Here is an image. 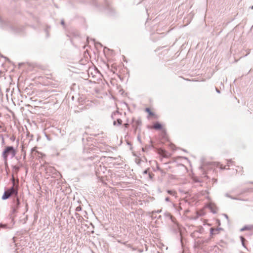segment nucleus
<instances>
[{"mask_svg":"<svg viewBox=\"0 0 253 253\" xmlns=\"http://www.w3.org/2000/svg\"><path fill=\"white\" fill-rule=\"evenodd\" d=\"M13 185L10 188L7 189L4 192L2 196V199L3 200L8 199L11 196H13V199L16 198L18 196V187L15 185V179L13 176L12 178Z\"/></svg>","mask_w":253,"mask_h":253,"instance_id":"f257e3e1","label":"nucleus"},{"mask_svg":"<svg viewBox=\"0 0 253 253\" xmlns=\"http://www.w3.org/2000/svg\"><path fill=\"white\" fill-rule=\"evenodd\" d=\"M16 154V150L13 146H5L2 153L4 163L7 165L8 158H13Z\"/></svg>","mask_w":253,"mask_h":253,"instance_id":"f03ea898","label":"nucleus"},{"mask_svg":"<svg viewBox=\"0 0 253 253\" xmlns=\"http://www.w3.org/2000/svg\"><path fill=\"white\" fill-rule=\"evenodd\" d=\"M20 206V201L18 196L16 198H14L13 199L12 205L11 206V211L10 212L11 217L12 219H13L15 216L16 214L18 212V210Z\"/></svg>","mask_w":253,"mask_h":253,"instance_id":"7ed1b4c3","label":"nucleus"},{"mask_svg":"<svg viewBox=\"0 0 253 253\" xmlns=\"http://www.w3.org/2000/svg\"><path fill=\"white\" fill-rule=\"evenodd\" d=\"M45 171L46 174L49 176H53L54 175H56V174L58 173V171L54 168L50 166L46 167L45 168Z\"/></svg>","mask_w":253,"mask_h":253,"instance_id":"20e7f679","label":"nucleus"},{"mask_svg":"<svg viewBox=\"0 0 253 253\" xmlns=\"http://www.w3.org/2000/svg\"><path fill=\"white\" fill-rule=\"evenodd\" d=\"M12 32L15 33H20L23 32L24 27L22 26H14L10 27Z\"/></svg>","mask_w":253,"mask_h":253,"instance_id":"39448f33","label":"nucleus"},{"mask_svg":"<svg viewBox=\"0 0 253 253\" xmlns=\"http://www.w3.org/2000/svg\"><path fill=\"white\" fill-rule=\"evenodd\" d=\"M253 230V225H246L241 229V231H244L245 230L251 231Z\"/></svg>","mask_w":253,"mask_h":253,"instance_id":"423d86ee","label":"nucleus"},{"mask_svg":"<svg viewBox=\"0 0 253 253\" xmlns=\"http://www.w3.org/2000/svg\"><path fill=\"white\" fill-rule=\"evenodd\" d=\"M221 228H217V229H214L213 228H210V234H211V236L213 235V234H215L216 233H217L218 232V231L219 230H220Z\"/></svg>","mask_w":253,"mask_h":253,"instance_id":"0eeeda50","label":"nucleus"},{"mask_svg":"<svg viewBox=\"0 0 253 253\" xmlns=\"http://www.w3.org/2000/svg\"><path fill=\"white\" fill-rule=\"evenodd\" d=\"M153 128L155 129L159 130L162 128V126L161 124L157 122L154 125Z\"/></svg>","mask_w":253,"mask_h":253,"instance_id":"6e6552de","label":"nucleus"},{"mask_svg":"<svg viewBox=\"0 0 253 253\" xmlns=\"http://www.w3.org/2000/svg\"><path fill=\"white\" fill-rule=\"evenodd\" d=\"M240 239H241V241L242 242V244L243 245V246H244V247H245V241L246 240L245 238L243 237V236H240Z\"/></svg>","mask_w":253,"mask_h":253,"instance_id":"1a4fd4ad","label":"nucleus"},{"mask_svg":"<svg viewBox=\"0 0 253 253\" xmlns=\"http://www.w3.org/2000/svg\"><path fill=\"white\" fill-rule=\"evenodd\" d=\"M168 193L172 196H175L176 192L173 190H168Z\"/></svg>","mask_w":253,"mask_h":253,"instance_id":"9d476101","label":"nucleus"},{"mask_svg":"<svg viewBox=\"0 0 253 253\" xmlns=\"http://www.w3.org/2000/svg\"><path fill=\"white\" fill-rule=\"evenodd\" d=\"M7 228V224H2V223H0V228H4V229H6Z\"/></svg>","mask_w":253,"mask_h":253,"instance_id":"9b49d317","label":"nucleus"},{"mask_svg":"<svg viewBox=\"0 0 253 253\" xmlns=\"http://www.w3.org/2000/svg\"><path fill=\"white\" fill-rule=\"evenodd\" d=\"M28 219L27 215H26V217L24 218L23 219L20 220V221L22 222L23 224L26 223L27 220Z\"/></svg>","mask_w":253,"mask_h":253,"instance_id":"f8f14e48","label":"nucleus"},{"mask_svg":"<svg viewBox=\"0 0 253 253\" xmlns=\"http://www.w3.org/2000/svg\"><path fill=\"white\" fill-rule=\"evenodd\" d=\"M12 168H13V169L16 172H18L19 169V168L16 166H13L12 167Z\"/></svg>","mask_w":253,"mask_h":253,"instance_id":"ddd939ff","label":"nucleus"},{"mask_svg":"<svg viewBox=\"0 0 253 253\" xmlns=\"http://www.w3.org/2000/svg\"><path fill=\"white\" fill-rule=\"evenodd\" d=\"M146 111L150 115H151V116H153L154 115V114L151 112V111L150 110V109L148 108H147L146 109Z\"/></svg>","mask_w":253,"mask_h":253,"instance_id":"4468645a","label":"nucleus"},{"mask_svg":"<svg viewBox=\"0 0 253 253\" xmlns=\"http://www.w3.org/2000/svg\"><path fill=\"white\" fill-rule=\"evenodd\" d=\"M117 123V126H120L122 124V121L121 119H118L116 121Z\"/></svg>","mask_w":253,"mask_h":253,"instance_id":"2eb2a0df","label":"nucleus"},{"mask_svg":"<svg viewBox=\"0 0 253 253\" xmlns=\"http://www.w3.org/2000/svg\"><path fill=\"white\" fill-rule=\"evenodd\" d=\"M82 210V208L81 206H78L76 208V211H80Z\"/></svg>","mask_w":253,"mask_h":253,"instance_id":"dca6fc26","label":"nucleus"},{"mask_svg":"<svg viewBox=\"0 0 253 253\" xmlns=\"http://www.w3.org/2000/svg\"><path fill=\"white\" fill-rule=\"evenodd\" d=\"M160 172L163 176L165 175L166 173V171L162 169H161Z\"/></svg>","mask_w":253,"mask_h":253,"instance_id":"f3484780","label":"nucleus"},{"mask_svg":"<svg viewBox=\"0 0 253 253\" xmlns=\"http://www.w3.org/2000/svg\"><path fill=\"white\" fill-rule=\"evenodd\" d=\"M233 163V162L231 160H228L227 161L228 166H229V164H232Z\"/></svg>","mask_w":253,"mask_h":253,"instance_id":"a211bd4d","label":"nucleus"},{"mask_svg":"<svg viewBox=\"0 0 253 253\" xmlns=\"http://www.w3.org/2000/svg\"><path fill=\"white\" fill-rule=\"evenodd\" d=\"M154 174L152 173H149V176L150 177V179H152V177L153 176Z\"/></svg>","mask_w":253,"mask_h":253,"instance_id":"6ab92c4d","label":"nucleus"},{"mask_svg":"<svg viewBox=\"0 0 253 253\" xmlns=\"http://www.w3.org/2000/svg\"><path fill=\"white\" fill-rule=\"evenodd\" d=\"M96 172L97 174H100V171L99 170V169H96Z\"/></svg>","mask_w":253,"mask_h":253,"instance_id":"aec40b11","label":"nucleus"},{"mask_svg":"<svg viewBox=\"0 0 253 253\" xmlns=\"http://www.w3.org/2000/svg\"><path fill=\"white\" fill-rule=\"evenodd\" d=\"M210 208L211 209V211H212L213 213H216V211H215V210H214L213 209H212V208H211V207H210Z\"/></svg>","mask_w":253,"mask_h":253,"instance_id":"412c9836","label":"nucleus"},{"mask_svg":"<svg viewBox=\"0 0 253 253\" xmlns=\"http://www.w3.org/2000/svg\"><path fill=\"white\" fill-rule=\"evenodd\" d=\"M226 196L228 197H229L231 199H236V198H232L231 196H230V195H228V194H226Z\"/></svg>","mask_w":253,"mask_h":253,"instance_id":"4be33fe9","label":"nucleus"},{"mask_svg":"<svg viewBox=\"0 0 253 253\" xmlns=\"http://www.w3.org/2000/svg\"><path fill=\"white\" fill-rule=\"evenodd\" d=\"M165 201H167V202H169V197H166L165 198Z\"/></svg>","mask_w":253,"mask_h":253,"instance_id":"5701e85b","label":"nucleus"},{"mask_svg":"<svg viewBox=\"0 0 253 253\" xmlns=\"http://www.w3.org/2000/svg\"><path fill=\"white\" fill-rule=\"evenodd\" d=\"M157 169L158 170H159L160 171H161V169H161L158 166H157Z\"/></svg>","mask_w":253,"mask_h":253,"instance_id":"b1692460","label":"nucleus"},{"mask_svg":"<svg viewBox=\"0 0 253 253\" xmlns=\"http://www.w3.org/2000/svg\"><path fill=\"white\" fill-rule=\"evenodd\" d=\"M113 125L114 126H117V123L116 122V121H114V122H113Z\"/></svg>","mask_w":253,"mask_h":253,"instance_id":"393cba45","label":"nucleus"},{"mask_svg":"<svg viewBox=\"0 0 253 253\" xmlns=\"http://www.w3.org/2000/svg\"><path fill=\"white\" fill-rule=\"evenodd\" d=\"M36 150V148L34 147V148H33L32 149H31V152L33 153L34 151H35Z\"/></svg>","mask_w":253,"mask_h":253,"instance_id":"a878e982","label":"nucleus"},{"mask_svg":"<svg viewBox=\"0 0 253 253\" xmlns=\"http://www.w3.org/2000/svg\"><path fill=\"white\" fill-rule=\"evenodd\" d=\"M61 24L62 25H64L65 24V23H64V21L63 20H62L61 22Z\"/></svg>","mask_w":253,"mask_h":253,"instance_id":"bb28decb","label":"nucleus"},{"mask_svg":"<svg viewBox=\"0 0 253 253\" xmlns=\"http://www.w3.org/2000/svg\"><path fill=\"white\" fill-rule=\"evenodd\" d=\"M137 139H138V140L140 142H141V139H140V137L139 136H138V137H137Z\"/></svg>","mask_w":253,"mask_h":253,"instance_id":"cd10ccee","label":"nucleus"},{"mask_svg":"<svg viewBox=\"0 0 253 253\" xmlns=\"http://www.w3.org/2000/svg\"><path fill=\"white\" fill-rule=\"evenodd\" d=\"M224 215L226 219H228V215L226 214H224Z\"/></svg>","mask_w":253,"mask_h":253,"instance_id":"c85d7f7f","label":"nucleus"},{"mask_svg":"<svg viewBox=\"0 0 253 253\" xmlns=\"http://www.w3.org/2000/svg\"><path fill=\"white\" fill-rule=\"evenodd\" d=\"M147 172H148L147 170H144V172H143V173H145V174H147Z\"/></svg>","mask_w":253,"mask_h":253,"instance_id":"c756f323","label":"nucleus"},{"mask_svg":"<svg viewBox=\"0 0 253 253\" xmlns=\"http://www.w3.org/2000/svg\"><path fill=\"white\" fill-rule=\"evenodd\" d=\"M216 92H218V93H220V91L217 88H216Z\"/></svg>","mask_w":253,"mask_h":253,"instance_id":"7c9ffc66","label":"nucleus"},{"mask_svg":"<svg viewBox=\"0 0 253 253\" xmlns=\"http://www.w3.org/2000/svg\"><path fill=\"white\" fill-rule=\"evenodd\" d=\"M194 181L196 182H199L200 181L198 180V179H194Z\"/></svg>","mask_w":253,"mask_h":253,"instance_id":"2f4dec72","label":"nucleus"},{"mask_svg":"<svg viewBox=\"0 0 253 253\" xmlns=\"http://www.w3.org/2000/svg\"><path fill=\"white\" fill-rule=\"evenodd\" d=\"M220 168H221V169H226V168H225V167H222V166H221Z\"/></svg>","mask_w":253,"mask_h":253,"instance_id":"473e14b6","label":"nucleus"},{"mask_svg":"<svg viewBox=\"0 0 253 253\" xmlns=\"http://www.w3.org/2000/svg\"><path fill=\"white\" fill-rule=\"evenodd\" d=\"M155 212L159 213V212H161V210H158L157 211H156Z\"/></svg>","mask_w":253,"mask_h":253,"instance_id":"72a5a7b5","label":"nucleus"},{"mask_svg":"<svg viewBox=\"0 0 253 253\" xmlns=\"http://www.w3.org/2000/svg\"><path fill=\"white\" fill-rule=\"evenodd\" d=\"M100 169H101V170H102V169H105V168H104V167H103V168H102L100 167Z\"/></svg>","mask_w":253,"mask_h":253,"instance_id":"f704fd0d","label":"nucleus"},{"mask_svg":"<svg viewBox=\"0 0 253 253\" xmlns=\"http://www.w3.org/2000/svg\"><path fill=\"white\" fill-rule=\"evenodd\" d=\"M116 113V112H114L112 114V117H113V115H115Z\"/></svg>","mask_w":253,"mask_h":253,"instance_id":"c9c22d12","label":"nucleus"},{"mask_svg":"<svg viewBox=\"0 0 253 253\" xmlns=\"http://www.w3.org/2000/svg\"><path fill=\"white\" fill-rule=\"evenodd\" d=\"M125 125L126 127H127L128 125L127 124H126Z\"/></svg>","mask_w":253,"mask_h":253,"instance_id":"e433bc0d","label":"nucleus"},{"mask_svg":"<svg viewBox=\"0 0 253 253\" xmlns=\"http://www.w3.org/2000/svg\"><path fill=\"white\" fill-rule=\"evenodd\" d=\"M76 217H78V216L79 215V214H78V213H76Z\"/></svg>","mask_w":253,"mask_h":253,"instance_id":"4c0bfd02","label":"nucleus"},{"mask_svg":"<svg viewBox=\"0 0 253 253\" xmlns=\"http://www.w3.org/2000/svg\"><path fill=\"white\" fill-rule=\"evenodd\" d=\"M250 183L253 184V182H251Z\"/></svg>","mask_w":253,"mask_h":253,"instance_id":"58836bf2","label":"nucleus"},{"mask_svg":"<svg viewBox=\"0 0 253 253\" xmlns=\"http://www.w3.org/2000/svg\"><path fill=\"white\" fill-rule=\"evenodd\" d=\"M252 9H253V6L252 7Z\"/></svg>","mask_w":253,"mask_h":253,"instance_id":"ea45409f","label":"nucleus"}]
</instances>
